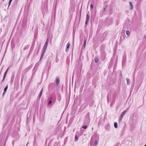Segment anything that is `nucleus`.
<instances>
[{"label": "nucleus", "mask_w": 146, "mask_h": 146, "mask_svg": "<svg viewBox=\"0 0 146 146\" xmlns=\"http://www.w3.org/2000/svg\"><path fill=\"white\" fill-rule=\"evenodd\" d=\"M8 88V85H7L4 89V92L3 93V95H4L5 94V92L7 91Z\"/></svg>", "instance_id": "obj_5"}, {"label": "nucleus", "mask_w": 146, "mask_h": 146, "mask_svg": "<svg viewBox=\"0 0 146 146\" xmlns=\"http://www.w3.org/2000/svg\"><path fill=\"white\" fill-rule=\"evenodd\" d=\"M8 69H9V68H8L7 69V70H6V71L5 73L4 74V78H5L6 76V75L7 74V73L8 72Z\"/></svg>", "instance_id": "obj_9"}, {"label": "nucleus", "mask_w": 146, "mask_h": 146, "mask_svg": "<svg viewBox=\"0 0 146 146\" xmlns=\"http://www.w3.org/2000/svg\"><path fill=\"white\" fill-rule=\"evenodd\" d=\"M48 0L43 1L41 6V9L43 15L46 14L48 11Z\"/></svg>", "instance_id": "obj_1"}, {"label": "nucleus", "mask_w": 146, "mask_h": 146, "mask_svg": "<svg viewBox=\"0 0 146 146\" xmlns=\"http://www.w3.org/2000/svg\"><path fill=\"white\" fill-rule=\"evenodd\" d=\"M46 47L47 46H44L43 48L42 53V54L40 57V60H41L43 58L44 54L45 53L46 49Z\"/></svg>", "instance_id": "obj_2"}, {"label": "nucleus", "mask_w": 146, "mask_h": 146, "mask_svg": "<svg viewBox=\"0 0 146 146\" xmlns=\"http://www.w3.org/2000/svg\"><path fill=\"white\" fill-rule=\"evenodd\" d=\"M60 82V80L58 78H57L56 79V83L57 85V86H58V84Z\"/></svg>", "instance_id": "obj_6"}, {"label": "nucleus", "mask_w": 146, "mask_h": 146, "mask_svg": "<svg viewBox=\"0 0 146 146\" xmlns=\"http://www.w3.org/2000/svg\"><path fill=\"white\" fill-rule=\"evenodd\" d=\"M69 46H67L66 49V52H67L68 51V49L69 48Z\"/></svg>", "instance_id": "obj_21"}, {"label": "nucleus", "mask_w": 146, "mask_h": 146, "mask_svg": "<svg viewBox=\"0 0 146 146\" xmlns=\"http://www.w3.org/2000/svg\"><path fill=\"white\" fill-rule=\"evenodd\" d=\"M71 6H71H71H70V7H71Z\"/></svg>", "instance_id": "obj_27"}, {"label": "nucleus", "mask_w": 146, "mask_h": 146, "mask_svg": "<svg viewBox=\"0 0 146 146\" xmlns=\"http://www.w3.org/2000/svg\"><path fill=\"white\" fill-rule=\"evenodd\" d=\"M94 144L95 145H96L98 144V141L97 140H95Z\"/></svg>", "instance_id": "obj_13"}, {"label": "nucleus", "mask_w": 146, "mask_h": 146, "mask_svg": "<svg viewBox=\"0 0 146 146\" xmlns=\"http://www.w3.org/2000/svg\"><path fill=\"white\" fill-rule=\"evenodd\" d=\"M107 6H106V7H105L104 8V12L105 11V10L106 9V7H107Z\"/></svg>", "instance_id": "obj_22"}, {"label": "nucleus", "mask_w": 146, "mask_h": 146, "mask_svg": "<svg viewBox=\"0 0 146 146\" xmlns=\"http://www.w3.org/2000/svg\"><path fill=\"white\" fill-rule=\"evenodd\" d=\"M126 34L127 35H129L130 34V32L129 31H126Z\"/></svg>", "instance_id": "obj_12"}, {"label": "nucleus", "mask_w": 146, "mask_h": 146, "mask_svg": "<svg viewBox=\"0 0 146 146\" xmlns=\"http://www.w3.org/2000/svg\"><path fill=\"white\" fill-rule=\"evenodd\" d=\"M126 112V110H125V111H124L123 113H122L121 114L120 117H119V120L120 121H121V120L122 119V118L124 114H125V113Z\"/></svg>", "instance_id": "obj_4"}, {"label": "nucleus", "mask_w": 146, "mask_h": 146, "mask_svg": "<svg viewBox=\"0 0 146 146\" xmlns=\"http://www.w3.org/2000/svg\"><path fill=\"white\" fill-rule=\"evenodd\" d=\"M43 88H42V90H41V91L40 92V94L39 95V98L40 97H41V95L42 94V92H43Z\"/></svg>", "instance_id": "obj_8"}, {"label": "nucleus", "mask_w": 146, "mask_h": 146, "mask_svg": "<svg viewBox=\"0 0 146 146\" xmlns=\"http://www.w3.org/2000/svg\"><path fill=\"white\" fill-rule=\"evenodd\" d=\"M90 18L89 13V12L87 14L86 19L85 21V24L86 25H87L89 20Z\"/></svg>", "instance_id": "obj_3"}, {"label": "nucleus", "mask_w": 146, "mask_h": 146, "mask_svg": "<svg viewBox=\"0 0 146 146\" xmlns=\"http://www.w3.org/2000/svg\"><path fill=\"white\" fill-rule=\"evenodd\" d=\"M64 38L62 39V42H63L64 41Z\"/></svg>", "instance_id": "obj_23"}, {"label": "nucleus", "mask_w": 146, "mask_h": 146, "mask_svg": "<svg viewBox=\"0 0 146 146\" xmlns=\"http://www.w3.org/2000/svg\"><path fill=\"white\" fill-rule=\"evenodd\" d=\"M48 42V38L46 40V42L44 46H47Z\"/></svg>", "instance_id": "obj_7"}, {"label": "nucleus", "mask_w": 146, "mask_h": 146, "mask_svg": "<svg viewBox=\"0 0 146 146\" xmlns=\"http://www.w3.org/2000/svg\"><path fill=\"white\" fill-rule=\"evenodd\" d=\"M114 126L115 128H117V123L116 122H115L114 124Z\"/></svg>", "instance_id": "obj_11"}, {"label": "nucleus", "mask_w": 146, "mask_h": 146, "mask_svg": "<svg viewBox=\"0 0 146 146\" xmlns=\"http://www.w3.org/2000/svg\"><path fill=\"white\" fill-rule=\"evenodd\" d=\"M129 3L130 6L131 7V9H132L133 7V5L132 3L131 2H129Z\"/></svg>", "instance_id": "obj_10"}, {"label": "nucleus", "mask_w": 146, "mask_h": 146, "mask_svg": "<svg viewBox=\"0 0 146 146\" xmlns=\"http://www.w3.org/2000/svg\"><path fill=\"white\" fill-rule=\"evenodd\" d=\"M146 37V35H145V36H144V38H145Z\"/></svg>", "instance_id": "obj_25"}, {"label": "nucleus", "mask_w": 146, "mask_h": 146, "mask_svg": "<svg viewBox=\"0 0 146 146\" xmlns=\"http://www.w3.org/2000/svg\"><path fill=\"white\" fill-rule=\"evenodd\" d=\"M87 126H84L82 127V128L84 129L87 128Z\"/></svg>", "instance_id": "obj_15"}, {"label": "nucleus", "mask_w": 146, "mask_h": 146, "mask_svg": "<svg viewBox=\"0 0 146 146\" xmlns=\"http://www.w3.org/2000/svg\"><path fill=\"white\" fill-rule=\"evenodd\" d=\"M98 60L97 58H96L95 59V62L96 63H97L98 62Z\"/></svg>", "instance_id": "obj_19"}, {"label": "nucleus", "mask_w": 146, "mask_h": 146, "mask_svg": "<svg viewBox=\"0 0 146 146\" xmlns=\"http://www.w3.org/2000/svg\"><path fill=\"white\" fill-rule=\"evenodd\" d=\"M144 146H146V144Z\"/></svg>", "instance_id": "obj_26"}, {"label": "nucleus", "mask_w": 146, "mask_h": 146, "mask_svg": "<svg viewBox=\"0 0 146 146\" xmlns=\"http://www.w3.org/2000/svg\"><path fill=\"white\" fill-rule=\"evenodd\" d=\"M12 1V0H9V6H8L9 7L10 5V4H11V2Z\"/></svg>", "instance_id": "obj_14"}, {"label": "nucleus", "mask_w": 146, "mask_h": 146, "mask_svg": "<svg viewBox=\"0 0 146 146\" xmlns=\"http://www.w3.org/2000/svg\"><path fill=\"white\" fill-rule=\"evenodd\" d=\"M86 40H84V41L83 46H86Z\"/></svg>", "instance_id": "obj_17"}, {"label": "nucleus", "mask_w": 146, "mask_h": 146, "mask_svg": "<svg viewBox=\"0 0 146 146\" xmlns=\"http://www.w3.org/2000/svg\"><path fill=\"white\" fill-rule=\"evenodd\" d=\"M3 1H4V0H3Z\"/></svg>", "instance_id": "obj_28"}, {"label": "nucleus", "mask_w": 146, "mask_h": 146, "mask_svg": "<svg viewBox=\"0 0 146 146\" xmlns=\"http://www.w3.org/2000/svg\"><path fill=\"white\" fill-rule=\"evenodd\" d=\"M66 46H70V44L69 42H68Z\"/></svg>", "instance_id": "obj_24"}, {"label": "nucleus", "mask_w": 146, "mask_h": 146, "mask_svg": "<svg viewBox=\"0 0 146 146\" xmlns=\"http://www.w3.org/2000/svg\"><path fill=\"white\" fill-rule=\"evenodd\" d=\"M78 137L76 135L75 137V140H78Z\"/></svg>", "instance_id": "obj_20"}, {"label": "nucleus", "mask_w": 146, "mask_h": 146, "mask_svg": "<svg viewBox=\"0 0 146 146\" xmlns=\"http://www.w3.org/2000/svg\"><path fill=\"white\" fill-rule=\"evenodd\" d=\"M90 7L91 9H92L94 7L93 5L92 4H90Z\"/></svg>", "instance_id": "obj_16"}, {"label": "nucleus", "mask_w": 146, "mask_h": 146, "mask_svg": "<svg viewBox=\"0 0 146 146\" xmlns=\"http://www.w3.org/2000/svg\"><path fill=\"white\" fill-rule=\"evenodd\" d=\"M50 99L51 100H49V102L48 103V104H50L52 103V100H51L52 99L51 98Z\"/></svg>", "instance_id": "obj_18"}]
</instances>
